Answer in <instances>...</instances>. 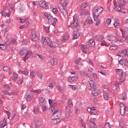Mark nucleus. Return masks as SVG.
Returning <instances> with one entry per match:
<instances>
[{
    "label": "nucleus",
    "instance_id": "obj_1",
    "mask_svg": "<svg viewBox=\"0 0 128 128\" xmlns=\"http://www.w3.org/2000/svg\"><path fill=\"white\" fill-rule=\"evenodd\" d=\"M41 42L44 44H47L48 46L52 48H56V45L54 42H52V41L50 40V38L42 36L41 39Z\"/></svg>",
    "mask_w": 128,
    "mask_h": 128
},
{
    "label": "nucleus",
    "instance_id": "obj_2",
    "mask_svg": "<svg viewBox=\"0 0 128 128\" xmlns=\"http://www.w3.org/2000/svg\"><path fill=\"white\" fill-rule=\"evenodd\" d=\"M92 11L93 12L92 16H93L94 20H96V18H98V16H100V14H102V12H104V8L100 6L94 7L92 9Z\"/></svg>",
    "mask_w": 128,
    "mask_h": 128
},
{
    "label": "nucleus",
    "instance_id": "obj_3",
    "mask_svg": "<svg viewBox=\"0 0 128 128\" xmlns=\"http://www.w3.org/2000/svg\"><path fill=\"white\" fill-rule=\"evenodd\" d=\"M44 16H46L48 20V22L50 24H52L54 26L58 22V19L56 18L52 17V16L50 12L44 13Z\"/></svg>",
    "mask_w": 128,
    "mask_h": 128
},
{
    "label": "nucleus",
    "instance_id": "obj_4",
    "mask_svg": "<svg viewBox=\"0 0 128 128\" xmlns=\"http://www.w3.org/2000/svg\"><path fill=\"white\" fill-rule=\"evenodd\" d=\"M106 38L109 40L110 44H114V42H116V37L112 35L108 36H106Z\"/></svg>",
    "mask_w": 128,
    "mask_h": 128
},
{
    "label": "nucleus",
    "instance_id": "obj_5",
    "mask_svg": "<svg viewBox=\"0 0 128 128\" xmlns=\"http://www.w3.org/2000/svg\"><path fill=\"white\" fill-rule=\"evenodd\" d=\"M78 24H80V23L78 22L76 16L74 15V16L73 21L71 22V26H73V28H76Z\"/></svg>",
    "mask_w": 128,
    "mask_h": 128
},
{
    "label": "nucleus",
    "instance_id": "obj_6",
    "mask_svg": "<svg viewBox=\"0 0 128 128\" xmlns=\"http://www.w3.org/2000/svg\"><path fill=\"white\" fill-rule=\"evenodd\" d=\"M122 34L123 36H126L125 38V42L128 44V28H125L124 29V32H122Z\"/></svg>",
    "mask_w": 128,
    "mask_h": 128
},
{
    "label": "nucleus",
    "instance_id": "obj_7",
    "mask_svg": "<svg viewBox=\"0 0 128 128\" xmlns=\"http://www.w3.org/2000/svg\"><path fill=\"white\" fill-rule=\"evenodd\" d=\"M128 76V72H125L123 74L120 76V78H119V82H126V76Z\"/></svg>",
    "mask_w": 128,
    "mask_h": 128
},
{
    "label": "nucleus",
    "instance_id": "obj_8",
    "mask_svg": "<svg viewBox=\"0 0 128 128\" xmlns=\"http://www.w3.org/2000/svg\"><path fill=\"white\" fill-rule=\"evenodd\" d=\"M60 114H58V110H56L53 114L52 116V118H56V120H59Z\"/></svg>",
    "mask_w": 128,
    "mask_h": 128
},
{
    "label": "nucleus",
    "instance_id": "obj_9",
    "mask_svg": "<svg viewBox=\"0 0 128 128\" xmlns=\"http://www.w3.org/2000/svg\"><path fill=\"white\" fill-rule=\"evenodd\" d=\"M126 52H128V50H122L117 54V56L120 58H124L126 56Z\"/></svg>",
    "mask_w": 128,
    "mask_h": 128
},
{
    "label": "nucleus",
    "instance_id": "obj_10",
    "mask_svg": "<svg viewBox=\"0 0 128 128\" xmlns=\"http://www.w3.org/2000/svg\"><path fill=\"white\" fill-rule=\"evenodd\" d=\"M32 42H36V44L40 42L38 37L36 36V34L35 33H32Z\"/></svg>",
    "mask_w": 128,
    "mask_h": 128
},
{
    "label": "nucleus",
    "instance_id": "obj_11",
    "mask_svg": "<svg viewBox=\"0 0 128 128\" xmlns=\"http://www.w3.org/2000/svg\"><path fill=\"white\" fill-rule=\"evenodd\" d=\"M40 8H42L44 10H46L48 8V4L46 3V2L44 0H42V3L40 4Z\"/></svg>",
    "mask_w": 128,
    "mask_h": 128
},
{
    "label": "nucleus",
    "instance_id": "obj_12",
    "mask_svg": "<svg viewBox=\"0 0 128 128\" xmlns=\"http://www.w3.org/2000/svg\"><path fill=\"white\" fill-rule=\"evenodd\" d=\"M94 44H96V42H94V38H91L88 42V48L90 46H94Z\"/></svg>",
    "mask_w": 128,
    "mask_h": 128
},
{
    "label": "nucleus",
    "instance_id": "obj_13",
    "mask_svg": "<svg viewBox=\"0 0 128 128\" xmlns=\"http://www.w3.org/2000/svg\"><path fill=\"white\" fill-rule=\"evenodd\" d=\"M6 114H8V120H12L14 118V116H16V114L14 113L10 114L8 111H6Z\"/></svg>",
    "mask_w": 128,
    "mask_h": 128
},
{
    "label": "nucleus",
    "instance_id": "obj_14",
    "mask_svg": "<svg viewBox=\"0 0 128 128\" xmlns=\"http://www.w3.org/2000/svg\"><path fill=\"white\" fill-rule=\"evenodd\" d=\"M88 126L91 128H96V122H94V120L92 119H91L90 120V122L88 123Z\"/></svg>",
    "mask_w": 128,
    "mask_h": 128
},
{
    "label": "nucleus",
    "instance_id": "obj_15",
    "mask_svg": "<svg viewBox=\"0 0 128 128\" xmlns=\"http://www.w3.org/2000/svg\"><path fill=\"white\" fill-rule=\"evenodd\" d=\"M81 50L84 54H86L88 50V45H82L81 46Z\"/></svg>",
    "mask_w": 128,
    "mask_h": 128
},
{
    "label": "nucleus",
    "instance_id": "obj_16",
    "mask_svg": "<svg viewBox=\"0 0 128 128\" xmlns=\"http://www.w3.org/2000/svg\"><path fill=\"white\" fill-rule=\"evenodd\" d=\"M122 104V106H121V108L120 109V112L122 116H125L126 112V106H124V104Z\"/></svg>",
    "mask_w": 128,
    "mask_h": 128
},
{
    "label": "nucleus",
    "instance_id": "obj_17",
    "mask_svg": "<svg viewBox=\"0 0 128 128\" xmlns=\"http://www.w3.org/2000/svg\"><path fill=\"white\" fill-rule=\"evenodd\" d=\"M89 84H90V88H94V92H96V84H94V82L90 80V81H89Z\"/></svg>",
    "mask_w": 128,
    "mask_h": 128
},
{
    "label": "nucleus",
    "instance_id": "obj_18",
    "mask_svg": "<svg viewBox=\"0 0 128 128\" xmlns=\"http://www.w3.org/2000/svg\"><path fill=\"white\" fill-rule=\"evenodd\" d=\"M6 124H8V123L5 118L3 120L0 122V128H4Z\"/></svg>",
    "mask_w": 128,
    "mask_h": 128
},
{
    "label": "nucleus",
    "instance_id": "obj_19",
    "mask_svg": "<svg viewBox=\"0 0 128 128\" xmlns=\"http://www.w3.org/2000/svg\"><path fill=\"white\" fill-rule=\"evenodd\" d=\"M46 99L43 97H40L39 98V104L40 106H44V104H46Z\"/></svg>",
    "mask_w": 128,
    "mask_h": 128
},
{
    "label": "nucleus",
    "instance_id": "obj_20",
    "mask_svg": "<svg viewBox=\"0 0 128 128\" xmlns=\"http://www.w3.org/2000/svg\"><path fill=\"white\" fill-rule=\"evenodd\" d=\"M18 74H24L25 76H28V70L25 69L24 70H20L18 71Z\"/></svg>",
    "mask_w": 128,
    "mask_h": 128
},
{
    "label": "nucleus",
    "instance_id": "obj_21",
    "mask_svg": "<svg viewBox=\"0 0 128 128\" xmlns=\"http://www.w3.org/2000/svg\"><path fill=\"white\" fill-rule=\"evenodd\" d=\"M50 62L52 66H53L58 64V61L56 60V58H52L50 60Z\"/></svg>",
    "mask_w": 128,
    "mask_h": 128
},
{
    "label": "nucleus",
    "instance_id": "obj_22",
    "mask_svg": "<svg viewBox=\"0 0 128 128\" xmlns=\"http://www.w3.org/2000/svg\"><path fill=\"white\" fill-rule=\"evenodd\" d=\"M80 33L78 32L74 31L73 33V40H76V38H80Z\"/></svg>",
    "mask_w": 128,
    "mask_h": 128
},
{
    "label": "nucleus",
    "instance_id": "obj_23",
    "mask_svg": "<svg viewBox=\"0 0 128 128\" xmlns=\"http://www.w3.org/2000/svg\"><path fill=\"white\" fill-rule=\"evenodd\" d=\"M25 98L27 102H30L32 100V96L30 94H28L25 96Z\"/></svg>",
    "mask_w": 128,
    "mask_h": 128
},
{
    "label": "nucleus",
    "instance_id": "obj_24",
    "mask_svg": "<svg viewBox=\"0 0 128 128\" xmlns=\"http://www.w3.org/2000/svg\"><path fill=\"white\" fill-rule=\"evenodd\" d=\"M30 54H32V52L30 51H28L24 58V62H26V60H28L30 56Z\"/></svg>",
    "mask_w": 128,
    "mask_h": 128
},
{
    "label": "nucleus",
    "instance_id": "obj_25",
    "mask_svg": "<svg viewBox=\"0 0 128 128\" xmlns=\"http://www.w3.org/2000/svg\"><path fill=\"white\" fill-rule=\"evenodd\" d=\"M74 106V104H72V98H70L68 100V108H72Z\"/></svg>",
    "mask_w": 128,
    "mask_h": 128
},
{
    "label": "nucleus",
    "instance_id": "obj_26",
    "mask_svg": "<svg viewBox=\"0 0 128 128\" xmlns=\"http://www.w3.org/2000/svg\"><path fill=\"white\" fill-rule=\"evenodd\" d=\"M116 72L118 76H122V74H124V72L123 70L122 69H116Z\"/></svg>",
    "mask_w": 128,
    "mask_h": 128
},
{
    "label": "nucleus",
    "instance_id": "obj_27",
    "mask_svg": "<svg viewBox=\"0 0 128 128\" xmlns=\"http://www.w3.org/2000/svg\"><path fill=\"white\" fill-rule=\"evenodd\" d=\"M36 76L40 80H42V78H44V74L42 72H37L36 73Z\"/></svg>",
    "mask_w": 128,
    "mask_h": 128
},
{
    "label": "nucleus",
    "instance_id": "obj_28",
    "mask_svg": "<svg viewBox=\"0 0 128 128\" xmlns=\"http://www.w3.org/2000/svg\"><path fill=\"white\" fill-rule=\"evenodd\" d=\"M103 38H104V36H102L98 35L96 36L95 40H98V42H102Z\"/></svg>",
    "mask_w": 128,
    "mask_h": 128
},
{
    "label": "nucleus",
    "instance_id": "obj_29",
    "mask_svg": "<svg viewBox=\"0 0 128 128\" xmlns=\"http://www.w3.org/2000/svg\"><path fill=\"white\" fill-rule=\"evenodd\" d=\"M52 124H53V126H56L58 122V120H60V119H56V118H52Z\"/></svg>",
    "mask_w": 128,
    "mask_h": 128
},
{
    "label": "nucleus",
    "instance_id": "obj_30",
    "mask_svg": "<svg viewBox=\"0 0 128 128\" xmlns=\"http://www.w3.org/2000/svg\"><path fill=\"white\" fill-rule=\"evenodd\" d=\"M92 19L91 18H88L87 20H86V24H92Z\"/></svg>",
    "mask_w": 128,
    "mask_h": 128
},
{
    "label": "nucleus",
    "instance_id": "obj_31",
    "mask_svg": "<svg viewBox=\"0 0 128 128\" xmlns=\"http://www.w3.org/2000/svg\"><path fill=\"white\" fill-rule=\"evenodd\" d=\"M90 114H92L93 116H94V115L96 114H98V110H96V108H94V107L92 108V110L91 111Z\"/></svg>",
    "mask_w": 128,
    "mask_h": 128
},
{
    "label": "nucleus",
    "instance_id": "obj_32",
    "mask_svg": "<svg viewBox=\"0 0 128 128\" xmlns=\"http://www.w3.org/2000/svg\"><path fill=\"white\" fill-rule=\"evenodd\" d=\"M66 114L67 116H70V107L67 106L66 108Z\"/></svg>",
    "mask_w": 128,
    "mask_h": 128
},
{
    "label": "nucleus",
    "instance_id": "obj_33",
    "mask_svg": "<svg viewBox=\"0 0 128 128\" xmlns=\"http://www.w3.org/2000/svg\"><path fill=\"white\" fill-rule=\"evenodd\" d=\"M64 7H63V8L60 9V12L63 14V16H66V10L65 8H64Z\"/></svg>",
    "mask_w": 128,
    "mask_h": 128
},
{
    "label": "nucleus",
    "instance_id": "obj_34",
    "mask_svg": "<svg viewBox=\"0 0 128 128\" xmlns=\"http://www.w3.org/2000/svg\"><path fill=\"white\" fill-rule=\"evenodd\" d=\"M68 4H70V0H65L63 2V6L64 8H66Z\"/></svg>",
    "mask_w": 128,
    "mask_h": 128
},
{
    "label": "nucleus",
    "instance_id": "obj_35",
    "mask_svg": "<svg viewBox=\"0 0 128 128\" xmlns=\"http://www.w3.org/2000/svg\"><path fill=\"white\" fill-rule=\"evenodd\" d=\"M104 97L106 100H108V92H106V91L104 92Z\"/></svg>",
    "mask_w": 128,
    "mask_h": 128
},
{
    "label": "nucleus",
    "instance_id": "obj_36",
    "mask_svg": "<svg viewBox=\"0 0 128 128\" xmlns=\"http://www.w3.org/2000/svg\"><path fill=\"white\" fill-rule=\"evenodd\" d=\"M80 122L82 127L84 128H86V124H84V120H82V118H80Z\"/></svg>",
    "mask_w": 128,
    "mask_h": 128
},
{
    "label": "nucleus",
    "instance_id": "obj_37",
    "mask_svg": "<svg viewBox=\"0 0 128 128\" xmlns=\"http://www.w3.org/2000/svg\"><path fill=\"white\" fill-rule=\"evenodd\" d=\"M10 44H10V38L8 39L7 40V41L4 43V45L6 46H10Z\"/></svg>",
    "mask_w": 128,
    "mask_h": 128
},
{
    "label": "nucleus",
    "instance_id": "obj_38",
    "mask_svg": "<svg viewBox=\"0 0 128 128\" xmlns=\"http://www.w3.org/2000/svg\"><path fill=\"white\" fill-rule=\"evenodd\" d=\"M32 81H30L28 82L27 83V86L28 88H32Z\"/></svg>",
    "mask_w": 128,
    "mask_h": 128
},
{
    "label": "nucleus",
    "instance_id": "obj_39",
    "mask_svg": "<svg viewBox=\"0 0 128 128\" xmlns=\"http://www.w3.org/2000/svg\"><path fill=\"white\" fill-rule=\"evenodd\" d=\"M28 52V50L26 49H23L22 51H21L20 53V54L22 56H24L25 54H26Z\"/></svg>",
    "mask_w": 128,
    "mask_h": 128
},
{
    "label": "nucleus",
    "instance_id": "obj_40",
    "mask_svg": "<svg viewBox=\"0 0 128 128\" xmlns=\"http://www.w3.org/2000/svg\"><path fill=\"white\" fill-rule=\"evenodd\" d=\"M13 78H12V80L14 81L16 80V79L18 78V74L16 72H14L13 73Z\"/></svg>",
    "mask_w": 128,
    "mask_h": 128
},
{
    "label": "nucleus",
    "instance_id": "obj_41",
    "mask_svg": "<svg viewBox=\"0 0 128 128\" xmlns=\"http://www.w3.org/2000/svg\"><path fill=\"white\" fill-rule=\"evenodd\" d=\"M38 108L37 106H34V112L36 114H38Z\"/></svg>",
    "mask_w": 128,
    "mask_h": 128
},
{
    "label": "nucleus",
    "instance_id": "obj_42",
    "mask_svg": "<svg viewBox=\"0 0 128 128\" xmlns=\"http://www.w3.org/2000/svg\"><path fill=\"white\" fill-rule=\"evenodd\" d=\"M10 42L12 44H16V39L10 38Z\"/></svg>",
    "mask_w": 128,
    "mask_h": 128
},
{
    "label": "nucleus",
    "instance_id": "obj_43",
    "mask_svg": "<svg viewBox=\"0 0 128 128\" xmlns=\"http://www.w3.org/2000/svg\"><path fill=\"white\" fill-rule=\"evenodd\" d=\"M66 40H68V35L64 36L63 37L62 40H61V42H64V41Z\"/></svg>",
    "mask_w": 128,
    "mask_h": 128
},
{
    "label": "nucleus",
    "instance_id": "obj_44",
    "mask_svg": "<svg viewBox=\"0 0 128 128\" xmlns=\"http://www.w3.org/2000/svg\"><path fill=\"white\" fill-rule=\"evenodd\" d=\"M86 2H83L80 6V10H83V8H86Z\"/></svg>",
    "mask_w": 128,
    "mask_h": 128
},
{
    "label": "nucleus",
    "instance_id": "obj_45",
    "mask_svg": "<svg viewBox=\"0 0 128 128\" xmlns=\"http://www.w3.org/2000/svg\"><path fill=\"white\" fill-rule=\"evenodd\" d=\"M3 70L4 72H8L10 70V68L8 66H5L3 68Z\"/></svg>",
    "mask_w": 128,
    "mask_h": 128
},
{
    "label": "nucleus",
    "instance_id": "obj_46",
    "mask_svg": "<svg viewBox=\"0 0 128 128\" xmlns=\"http://www.w3.org/2000/svg\"><path fill=\"white\" fill-rule=\"evenodd\" d=\"M30 76L32 78H35L36 76V72L34 71H32L30 72Z\"/></svg>",
    "mask_w": 128,
    "mask_h": 128
},
{
    "label": "nucleus",
    "instance_id": "obj_47",
    "mask_svg": "<svg viewBox=\"0 0 128 128\" xmlns=\"http://www.w3.org/2000/svg\"><path fill=\"white\" fill-rule=\"evenodd\" d=\"M4 38H8V30H5L4 32Z\"/></svg>",
    "mask_w": 128,
    "mask_h": 128
},
{
    "label": "nucleus",
    "instance_id": "obj_48",
    "mask_svg": "<svg viewBox=\"0 0 128 128\" xmlns=\"http://www.w3.org/2000/svg\"><path fill=\"white\" fill-rule=\"evenodd\" d=\"M120 26V22L116 20L114 24V28H116V26Z\"/></svg>",
    "mask_w": 128,
    "mask_h": 128
},
{
    "label": "nucleus",
    "instance_id": "obj_49",
    "mask_svg": "<svg viewBox=\"0 0 128 128\" xmlns=\"http://www.w3.org/2000/svg\"><path fill=\"white\" fill-rule=\"evenodd\" d=\"M3 92H4V94H7L8 96H11V94H12V92H10L8 90H4Z\"/></svg>",
    "mask_w": 128,
    "mask_h": 128
},
{
    "label": "nucleus",
    "instance_id": "obj_50",
    "mask_svg": "<svg viewBox=\"0 0 128 128\" xmlns=\"http://www.w3.org/2000/svg\"><path fill=\"white\" fill-rule=\"evenodd\" d=\"M112 23V19L110 18H108L106 20V24H110Z\"/></svg>",
    "mask_w": 128,
    "mask_h": 128
},
{
    "label": "nucleus",
    "instance_id": "obj_51",
    "mask_svg": "<svg viewBox=\"0 0 128 128\" xmlns=\"http://www.w3.org/2000/svg\"><path fill=\"white\" fill-rule=\"evenodd\" d=\"M58 9L60 10H61L62 8H64V4H62L60 3H59L58 4Z\"/></svg>",
    "mask_w": 128,
    "mask_h": 128
},
{
    "label": "nucleus",
    "instance_id": "obj_52",
    "mask_svg": "<svg viewBox=\"0 0 128 128\" xmlns=\"http://www.w3.org/2000/svg\"><path fill=\"white\" fill-rule=\"evenodd\" d=\"M68 80L69 82H74V79L72 76L68 78Z\"/></svg>",
    "mask_w": 128,
    "mask_h": 128
},
{
    "label": "nucleus",
    "instance_id": "obj_53",
    "mask_svg": "<svg viewBox=\"0 0 128 128\" xmlns=\"http://www.w3.org/2000/svg\"><path fill=\"white\" fill-rule=\"evenodd\" d=\"M8 6L11 8H14V4L12 2L10 3Z\"/></svg>",
    "mask_w": 128,
    "mask_h": 128
},
{
    "label": "nucleus",
    "instance_id": "obj_54",
    "mask_svg": "<svg viewBox=\"0 0 128 128\" xmlns=\"http://www.w3.org/2000/svg\"><path fill=\"white\" fill-rule=\"evenodd\" d=\"M100 91L95 92H93V94L95 96H98V94H100Z\"/></svg>",
    "mask_w": 128,
    "mask_h": 128
},
{
    "label": "nucleus",
    "instance_id": "obj_55",
    "mask_svg": "<svg viewBox=\"0 0 128 128\" xmlns=\"http://www.w3.org/2000/svg\"><path fill=\"white\" fill-rule=\"evenodd\" d=\"M124 59L122 58L119 60V64L122 66L124 64Z\"/></svg>",
    "mask_w": 128,
    "mask_h": 128
},
{
    "label": "nucleus",
    "instance_id": "obj_56",
    "mask_svg": "<svg viewBox=\"0 0 128 128\" xmlns=\"http://www.w3.org/2000/svg\"><path fill=\"white\" fill-rule=\"evenodd\" d=\"M1 12L2 16H4V18L6 16V12L2 11Z\"/></svg>",
    "mask_w": 128,
    "mask_h": 128
},
{
    "label": "nucleus",
    "instance_id": "obj_57",
    "mask_svg": "<svg viewBox=\"0 0 128 128\" xmlns=\"http://www.w3.org/2000/svg\"><path fill=\"white\" fill-rule=\"evenodd\" d=\"M114 84H115V86L116 87V90H117V88H118L120 86V83L117 82Z\"/></svg>",
    "mask_w": 128,
    "mask_h": 128
},
{
    "label": "nucleus",
    "instance_id": "obj_58",
    "mask_svg": "<svg viewBox=\"0 0 128 128\" xmlns=\"http://www.w3.org/2000/svg\"><path fill=\"white\" fill-rule=\"evenodd\" d=\"M83 12H84V14H85V16H88V11L86 10H82Z\"/></svg>",
    "mask_w": 128,
    "mask_h": 128
},
{
    "label": "nucleus",
    "instance_id": "obj_59",
    "mask_svg": "<svg viewBox=\"0 0 128 128\" xmlns=\"http://www.w3.org/2000/svg\"><path fill=\"white\" fill-rule=\"evenodd\" d=\"M118 10L119 12H124V10L121 7H119L118 8Z\"/></svg>",
    "mask_w": 128,
    "mask_h": 128
},
{
    "label": "nucleus",
    "instance_id": "obj_60",
    "mask_svg": "<svg viewBox=\"0 0 128 128\" xmlns=\"http://www.w3.org/2000/svg\"><path fill=\"white\" fill-rule=\"evenodd\" d=\"M80 74L82 77L86 76V72H84V71H82L80 72Z\"/></svg>",
    "mask_w": 128,
    "mask_h": 128
},
{
    "label": "nucleus",
    "instance_id": "obj_61",
    "mask_svg": "<svg viewBox=\"0 0 128 128\" xmlns=\"http://www.w3.org/2000/svg\"><path fill=\"white\" fill-rule=\"evenodd\" d=\"M50 110L51 112V113L54 112V106H51V107L50 108Z\"/></svg>",
    "mask_w": 128,
    "mask_h": 128
},
{
    "label": "nucleus",
    "instance_id": "obj_62",
    "mask_svg": "<svg viewBox=\"0 0 128 128\" xmlns=\"http://www.w3.org/2000/svg\"><path fill=\"white\" fill-rule=\"evenodd\" d=\"M104 128H110V123H106L105 124Z\"/></svg>",
    "mask_w": 128,
    "mask_h": 128
},
{
    "label": "nucleus",
    "instance_id": "obj_63",
    "mask_svg": "<svg viewBox=\"0 0 128 128\" xmlns=\"http://www.w3.org/2000/svg\"><path fill=\"white\" fill-rule=\"evenodd\" d=\"M52 12L54 14H58V8H53Z\"/></svg>",
    "mask_w": 128,
    "mask_h": 128
},
{
    "label": "nucleus",
    "instance_id": "obj_64",
    "mask_svg": "<svg viewBox=\"0 0 128 128\" xmlns=\"http://www.w3.org/2000/svg\"><path fill=\"white\" fill-rule=\"evenodd\" d=\"M126 68H128V61H126L124 62V64Z\"/></svg>",
    "mask_w": 128,
    "mask_h": 128
}]
</instances>
